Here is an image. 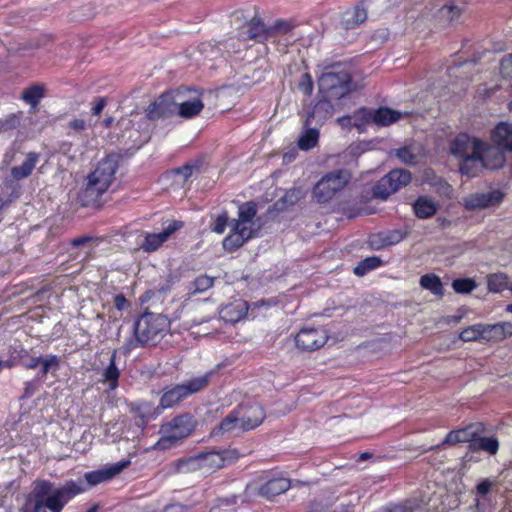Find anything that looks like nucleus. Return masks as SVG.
<instances>
[{"mask_svg":"<svg viewBox=\"0 0 512 512\" xmlns=\"http://www.w3.org/2000/svg\"><path fill=\"white\" fill-rule=\"evenodd\" d=\"M85 489L73 481L55 488L52 482L37 479L32 483V491L27 496L20 512H41L43 508H47L51 512H61L70 499Z\"/></svg>","mask_w":512,"mask_h":512,"instance_id":"nucleus-1","label":"nucleus"},{"mask_svg":"<svg viewBox=\"0 0 512 512\" xmlns=\"http://www.w3.org/2000/svg\"><path fill=\"white\" fill-rule=\"evenodd\" d=\"M117 169L116 156L108 155L100 160L86 176L85 183L78 193V203L83 207H100L101 198L114 182Z\"/></svg>","mask_w":512,"mask_h":512,"instance_id":"nucleus-2","label":"nucleus"},{"mask_svg":"<svg viewBox=\"0 0 512 512\" xmlns=\"http://www.w3.org/2000/svg\"><path fill=\"white\" fill-rule=\"evenodd\" d=\"M170 326L166 316L146 312L134 324L135 339L125 345L126 352L131 351L138 345L144 346L158 342L168 331Z\"/></svg>","mask_w":512,"mask_h":512,"instance_id":"nucleus-3","label":"nucleus"},{"mask_svg":"<svg viewBox=\"0 0 512 512\" xmlns=\"http://www.w3.org/2000/svg\"><path fill=\"white\" fill-rule=\"evenodd\" d=\"M195 429L193 417L188 414H181L160 427L161 437L154 445L157 450H166L181 442L188 437Z\"/></svg>","mask_w":512,"mask_h":512,"instance_id":"nucleus-4","label":"nucleus"},{"mask_svg":"<svg viewBox=\"0 0 512 512\" xmlns=\"http://www.w3.org/2000/svg\"><path fill=\"white\" fill-rule=\"evenodd\" d=\"M319 93L329 100H339L351 91V76L340 65L332 66L318 80Z\"/></svg>","mask_w":512,"mask_h":512,"instance_id":"nucleus-5","label":"nucleus"},{"mask_svg":"<svg viewBox=\"0 0 512 512\" xmlns=\"http://www.w3.org/2000/svg\"><path fill=\"white\" fill-rule=\"evenodd\" d=\"M484 143L466 133L457 135L450 143V152L453 156L462 160L460 171L462 174L474 177L475 173L468 170V165L480 157V150Z\"/></svg>","mask_w":512,"mask_h":512,"instance_id":"nucleus-6","label":"nucleus"},{"mask_svg":"<svg viewBox=\"0 0 512 512\" xmlns=\"http://www.w3.org/2000/svg\"><path fill=\"white\" fill-rule=\"evenodd\" d=\"M347 170H336L324 175L313 188V197L319 203L329 202L337 192L341 191L350 181Z\"/></svg>","mask_w":512,"mask_h":512,"instance_id":"nucleus-7","label":"nucleus"},{"mask_svg":"<svg viewBox=\"0 0 512 512\" xmlns=\"http://www.w3.org/2000/svg\"><path fill=\"white\" fill-rule=\"evenodd\" d=\"M411 182V173L404 169H394L381 178L373 188V196L386 200L391 194Z\"/></svg>","mask_w":512,"mask_h":512,"instance_id":"nucleus-8","label":"nucleus"},{"mask_svg":"<svg viewBox=\"0 0 512 512\" xmlns=\"http://www.w3.org/2000/svg\"><path fill=\"white\" fill-rule=\"evenodd\" d=\"M201 472L203 474H211L223 468L227 464H231L239 458V453L234 449L212 450L208 452L198 453Z\"/></svg>","mask_w":512,"mask_h":512,"instance_id":"nucleus-9","label":"nucleus"},{"mask_svg":"<svg viewBox=\"0 0 512 512\" xmlns=\"http://www.w3.org/2000/svg\"><path fill=\"white\" fill-rule=\"evenodd\" d=\"M179 97L180 95L174 96L173 93L170 92L162 94L147 107V118L154 121L176 114Z\"/></svg>","mask_w":512,"mask_h":512,"instance_id":"nucleus-10","label":"nucleus"},{"mask_svg":"<svg viewBox=\"0 0 512 512\" xmlns=\"http://www.w3.org/2000/svg\"><path fill=\"white\" fill-rule=\"evenodd\" d=\"M334 113L331 100L322 96L312 107L304 106L303 117L304 126L321 127Z\"/></svg>","mask_w":512,"mask_h":512,"instance_id":"nucleus-11","label":"nucleus"},{"mask_svg":"<svg viewBox=\"0 0 512 512\" xmlns=\"http://www.w3.org/2000/svg\"><path fill=\"white\" fill-rule=\"evenodd\" d=\"M327 339V333L322 328H303L296 335L295 342L302 350L314 351L321 348Z\"/></svg>","mask_w":512,"mask_h":512,"instance_id":"nucleus-12","label":"nucleus"},{"mask_svg":"<svg viewBox=\"0 0 512 512\" xmlns=\"http://www.w3.org/2000/svg\"><path fill=\"white\" fill-rule=\"evenodd\" d=\"M357 114L364 120H372L379 126H388L399 121L403 114L397 110H393L387 107H381L375 111H370L365 108L360 109ZM404 115H408L407 112Z\"/></svg>","mask_w":512,"mask_h":512,"instance_id":"nucleus-13","label":"nucleus"},{"mask_svg":"<svg viewBox=\"0 0 512 512\" xmlns=\"http://www.w3.org/2000/svg\"><path fill=\"white\" fill-rule=\"evenodd\" d=\"M503 199V194L499 190L488 192H476L464 198V206L468 210L483 209L499 204Z\"/></svg>","mask_w":512,"mask_h":512,"instance_id":"nucleus-14","label":"nucleus"},{"mask_svg":"<svg viewBox=\"0 0 512 512\" xmlns=\"http://www.w3.org/2000/svg\"><path fill=\"white\" fill-rule=\"evenodd\" d=\"M484 433V426L482 423H471L464 428L453 430L449 432L442 444L455 445L458 443L474 444L476 436Z\"/></svg>","mask_w":512,"mask_h":512,"instance_id":"nucleus-15","label":"nucleus"},{"mask_svg":"<svg viewBox=\"0 0 512 512\" xmlns=\"http://www.w3.org/2000/svg\"><path fill=\"white\" fill-rule=\"evenodd\" d=\"M181 226V222L173 220L170 221L160 233H146L141 248L145 252L157 250L175 231L181 228Z\"/></svg>","mask_w":512,"mask_h":512,"instance_id":"nucleus-16","label":"nucleus"},{"mask_svg":"<svg viewBox=\"0 0 512 512\" xmlns=\"http://www.w3.org/2000/svg\"><path fill=\"white\" fill-rule=\"evenodd\" d=\"M129 461H122L115 463L109 467H105L96 471H92L85 474V480L87 485L95 486L100 483L106 482L114 478L116 475L121 473L128 465Z\"/></svg>","mask_w":512,"mask_h":512,"instance_id":"nucleus-17","label":"nucleus"},{"mask_svg":"<svg viewBox=\"0 0 512 512\" xmlns=\"http://www.w3.org/2000/svg\"><path fill=\"white\" fill-rule=\"evenodd\" d=\"M245 431L241 426L240 410H234L229 413L218 426L213 428L211 434L213 436H224L226 434L238 433Z\"/></svg>","mask_w":512,"mask_h":512,"instance_id":"nucleus-18","label":"nucleus"},{"mask_svg":"<svg viewBox=\"0 0 512 512\" xmlns=\"http://www.w3.org/2000/svg\"><path fill=\"white\" fill-rule=\"evenodd\" d=\"M265 418V412L263 408L254 404L249 406L247 409L240 412L241 426L245 431L251 430L259 426Z\"/></svg>","mask_w":512,"mask_h":512,"instance_id":"nucleus-19","label":"nucleus"},{"mask_svg":"<svg viewBox=\"0 0 512 512\" xmlns=\"http://www.w3.org/2000/svg\"><path fill=\"white\" fill-rule=\"evenodd\" d=\"M244 38L263 43L269 39V29L261 18L253 17L248 23Z\"/></svg>","mask_w":512,"mask_h":512,"instance_id":"nucleus-20","label":"nucleus"},{"mask_svg":"<svg viewBox=\"0 0 512 512\" xmlns=\"http://www.w3.org/2000/svg\"><path fill=\"white\" fill-rule=\"evenodd\" d=\"M248 306L245 301H234L220 310V317L226 322L235 323L240 321L247 314Z\"/></svg>","mask_w":512,"mask_h":512,"instance_id":"nucleus-21","label":"nucleus"},{"mask_svg":"<svg viewBox=\"0 0 512 512\" xmlns=\"http://www.w3.org/2000/svg\"><path fill=\"white\" fill-rule=\"evenodd\" d=\"M477 159L481 160V166L488 169L501 168L505 162L504 154L499 150V148L495 147H489L486 149L483 147L480 150V157Z\"/></svg>","mask_w":512,"mask_h":512,"instance_id":"nucleus-22","label":"nucleus"},{"mask_svg":"<svg viewBox=\"0 0 512 512\" xmlns=\"http://www.w3.org/2000/svg\"><path fill=\"white\" fill-rule=\"evenodd\" d=\"M40 154L36 152H29L26 154L25 160L19 166H14L11 169V175L16 180L27 178L32 174L36 164L39 162Z\"/></svg>","mask_w":512,"mask_h":512,"instance_id":"nucleus-23","label":"nucleus"},{"mask_svg":"<svg viewBox=\"0 0 512 512\" xmlns=\"http://www.w3.org/2000/svg\"><path fill=\"white\" fill-rule=\"evenodd\" d=\"M201 471L199 455L179 459L169 466V473L189 474Z\"/></svg>","mask_w":512,"mask_h":512,"instance_id":"nucleus-24","label":"nucleus"},{"mask_svg":"<svg viewBox=\"0 0 512 512\" xmlns=\"http://www.w3.org/2000/svg\"><path fill=\"white\" fill-rule=\"evenodd\" d=\"M492 140L498 147L512 151V124L497 125L492 132Z\"/></svg>","mask_w":512,"mask_h":512,"instance_id":"nucleus-25","label":"nucleus"},{"mask_svg":"<svg viewBox=\"0 0 512 512\" xmlns=\"http://www.w3.org/2000/svg\"><path fill=\"white\" fill-rule=\"evenodd\" d=\"M367 19V11L360 6L345 11L341 20V26L345 30H350L358 27Z\"/></svg>","mask_w":512,"mask_h":512,"instance_id":"nucleus-26","label":"nucleus"},{"mask_svg":"<svg viewBox=\"0 0 512 512\" xmlns=\"http://www.w3.org/2000/svg\"><path fill=\"white\" fill-rule=\"evenodd\" d=\"M290 486L291 483L288 479L274 478L267 481L260 487L259 494L267 498H272L286 492Z\"/></svg>","mask_w":512,"mask_h":512,"instance_id":"nucleus-27","label":"nucleus"},{"mask_svg":"<svg viewBox=\"0 0 512 512\" xmlns=\"http://www.w3.org/2000/svg\"><path fill=\"white\" fill-rule=\"evenodd\" d=\"M187 397L188 395L183 385L179 384L164 390V393L160 399L159 406L163 409L171 408Z\"/></svg>","mask_w":512,"mask_h":512,"instance_id":"nucleus-28","label":"nucleus"},{"mask_svg":"<svg viewBox=\"0 0 512 512\" xmlns=\"http://www.w3.org/2000/svg\"><path fill=\"white\" fill-rule=\"evenodd\" d=\"M204 108L203 102L199 98L193 100H181L178 98L177 114L182 118H193L197 116Z\"/></svg>","mask_w":512,"mask_h":512,"instance_id":"nucleus-29","label":"nucleus"},{"mask_svg":"<svg viewBox=\"0 0 512 512\" xmlns=\"http://www.w3.org/2000/svg\"><path fill=\"white\" fill-rule=\"evenodd\" d=\"M413 210L418 218L425 219L434 216L438 206L428 197H419L413 204Z\"/></svg>","mask_w":512,"mask_h":512,"instance_id":"nucleus-30","label":"nucleus"},{"mask_svg":"<svg viewBox=\"0 0 512 512\" xmlns=\"http://www.w3.org/2000/svg\"><path fill=\"white\" fill-rule=\"evenodd\" d=\"M419 284L423 289L430 291L440 299L444 296V286L440 277L436 274L429 273L421 276Z\"/></svg>","mask_w":512,"mask_h":512,"instance_id":"nucleus-31","label":"nucleus"},{"mask_svg":"<svg viewBox=\"0 0 512 512\" xmlns=\"http://www.w3.org/2000/svg\"><path fill=\"white\" fill-rule=\"evenodd\" d=\"M394 155L405 165H416L420 156V147L417 145H406L394 151Z\"/></svg>","mask_w":512,"mask_h":512,"instance_id":"nucleus-32","label":"nucleus"},{"mask_svg":"<svg viewBox=\"0 0 512 512\" xmlns=\"http://www.w3.org/2000/svg\"><path fill=\"white\" fill-rule=\"evenodd\" d=\"M116 356H117V351L114 350L110 356L108 366L104 369V371L102 373L103 381L107 382L109 384V388L111 390H115L117 388L118 379L120 376V370L116 366Z\"/></svg>","mask_w":512,"mask_h":512,"instance_id":"nucleus-33","label":"nucleus"},{"mask_svg":"<svg viewBox=\"0 0 512 512\" xmlns=\"http://www.w3.org/2000/svg\"><path fill=\"white\" fill-rule=\"evenodd\" d=\"M215 374L213 370L205 373L202 376L194 377L182 383L188 396L203 390L208 386L212 376Z\"/></svg>","mask_w":512,"mask_h":512,"instance_id":"nucleus-34","label":"nucleus"},{"mask_svg":"<svg viewBox=\"0 0 512 512\" xmlns=\"http://www.w3.org/2000/svg\"><path fill=\"white\" fill-rule=\"evenodd\" d=\"M474 451H485L490 455H495L499 450V442L495 437L476 436L474 444H470Z\"/></svg>","mask_w":512,"mask_h":512,"instance_id":"nucleus-35","label":"nucleus"},{"mask_svg":"<svg viewBox=\"0 0 512 512\" xmlns=\"http://www.w3.org/2000/svg\"><path fill=\"white\" fill-rule=\"evenodd\" d=\"M305 132L298 140V147L301 150L308 151L315 147L319 140V130L317 126H304Z\"/></svg>","mask_w":512,"mask_h":512,"instance_id":"nucleus-36","label":"nucleus"},{"mask_svg":"<svg viewBox=\"0 0 512 512\" xmlns=\"http://www.w3.org/2000/svg\"><path fill=\"white\" fill-rule=\"evenodd\" d=\"M45 95V88L41 85H33L27 89H25L22 93V99L35 108L40 100Z\"/></svg>","mask_w":512,"mask_h":512,"instance_id":"nucleus-37","label":"nucleus"},{"mask_svg":"<svg viewBox=\"0 0 512 512\" xmlns=\"http://www.w3.org/2000/svg\"><path fill=\"white\" fill-rule=\"evenodd\" d=\"M294 27L295 24L292 20L277 19L272 25L268 26L269 38L288 34Z\"/></svg>","mask_w":512,"mask_h":512,"instance_id":"nucleus-38","label":"nucleus"},{"mask_svg":"<svg viewBox=\"0 0 512 512\" xmlns=\"http://www.w3.org/2000/svg\"><path fill=\"white\" fill-rule=\"evenodd\" d=\"M130 411L135 415L136 424L143 426L151 415V407L148 403L131 404Z\"/></svg>","mask_w":512,"mask_h":512,"instance_id":"nucleus-39","label":"nucleus"},{"mask_svg":"<svg viewBox=\"0 0 512 512\" xmlns=\"http://www.w3.org/2000/svg\"><path fill=\"white\" fill-rule=\"evenodd\" d=\"M487 284L490 292H502L508 284L507 276L504 273L491 274L488 276Z\"/></svg>","mask_w":512,"mask_h":512,"instance_id":"nucleus-40","label":"nucleus"},{"mask_svg":"<svg viewBox=\"0 0 512 512\" xmlns=\"http://www.w3.org/2000/svg\"><path fill=\"white\" fill-rule=\"evenodd\" d=\"M246 241L243 235L232 228L231 233L223 240V248L227 251H234L241 247Z\"/></svg>","mask_w":512,"mask_h":512,"instance_id":"nucleus-41","label":"nucleus"},{"mask_svg":"<svg viewBox=\"0 0 512 512\" xmlns=\"http://www.w3.org/2000/svg\"><path fill=\"white\" fill-rule=\"evenodd\" d=\"M214 278L201 275L190 283L189 291L192 294L203 293L213 286Z\"/></svg>","mask_w":512,"mask_h":512,"instance_id":"nucleus-42","label":"nucleus"},{"mask_svg":"<svg viewBox=\"0 0 512 512\" xmlns=\"http://www.w3.org/2000/svg\"><path fill=\"white\" fill-rule=\"evenodd\" d=\"M382 263L381 259L379 257L373 256V257H367L364 260H362L355 268L354 273L357 276H363L367 272H369L372 269L377 268Z\"/></svg>","mask_w":512,"mask_h":512,"instance_id":"nucleus-43","label":"nucleus"},{"mask_svg":"<svg viewBox=\"0 0 512 512\" xmlns=\"http://www.w3.org/2000/svg\"><path fill=\"white\" fill-rule=\"evenodd\" d=\"M257 214L256 204L254 202H246L239 206L238 218L236 220L244 222H254Z\"/></svg>","mask_w":512,"mask_h":512,"instance_id":"nucleus-44","label":"nucleus"},{"mask_svg":"<svg viewBox=\"0 0 512 512\" xmlns=\"http://www.w3.org/2000/svg\"><path fill=\"white\" fill-rule=\"evenodd\" d=\"M233 228L248 240L255 237L258 228L255 222L234 220Z\"/></svg>","mask_w":512,"mask_h":512,"instance_id":"nucleus-45","label":"nucleus"},{"mask_svg":"<svg viewBox=\"0 0 512 512\" xmlns=\"http://www.w3.org/2000/svg\"><path fill=\"white\" fill-rule=\"evenodd\" d=\"M303 198V192L299 188H292L288 190L283 197L276 203L282 206H293Z\"/></svg>","mask_w":512,"mask_h":512,"instance_id":"nucleus-46","label":"nucleus"},{"mask_svg":"<svg viewBox=\"0 0 512 512\" xmlns=\"http://www.w3.org/2000/svg\"><path fill=\"white\" fill-rule=\"evenodd\" d=\"M481 332L483 340L495 342L503 340V334H501L498 324H482Z\"/></svg>","mask_w":512,"mask_h":512,"instance_id":"nucleus-47","label":"nucleus"},{"mask_svg":"<svg viewBox=\"0 0 512 512\" xmlns=\"http://www.w3.org/2000/svg\"><path fill=\"white\" fill-rule=\"evenodd\" d=\"M481 328H482V324H475V325L469 326L460 332L459 338L465 342L476 341V340L482 339Z\"/></svg>","mask_w":512,"mask_h":512,"instance_id":"nucleus-48","label":"nucleus"},{"mask_svg":"<svg viewBox=\"0 0 512 512\" xmlns=\"http://www.w3.org/2000/svg\"><path fill=\"white\" fill-rule=\"evenodd\" d=\"M421 509L420 503L416 500H407L404 503L395 504L386 509V512H417Z\"/></svg>","mask_w":512,"mask_h":512,"instance_id":"nucleus-49","label":"nucleus"},{"mask_svg":"<svg viewBox=\"0 0 512 512\" xmlns=\"http://www.w3.org/2000/svg\"><path fill=\"white\" fill-rule=\"evenodd\" d=\"M452 287L456 293L467 294L476 288V283L472 279H455L452 282Z\"/></svg>","mask_w":512,"mask_h":512,"instance_id":"nucleus-50","label":"nucleus"},{"mask_svg":"<svg viewBox=\"0 0 512 512\" xmlns=\"http://www.w3.org/2000/svg\"><path fill=\"white\" fill-rule=\"evenodd\" d=\"M237 503V497L235 495L225 497V498H219L216 501V504L211 508V512H221V511H227L228 508H232Z\"/></svg>","mask_w":512,"mask_h":512,"instance_id":"nucleus-51","label":"nucleus"},{"mask_svg":"<svg viewBox=\"0 0 512 512\" xmlns=\"http://www.w3.org/2000/svg\"><path fill=\"white\" fill-rule=\"evenodd\" d=\"M40 364L42 365L41 375L45 376L52 368H58L59 359L56 355H49L41 358Z\"/></svg>","mask_w":512,"mask_h":512,"instance_id":"nucleus-52","label":"nucleus"},{"mask_svg":"<svg viewBox=\"0 0 512 512\" xmlns=\"http://www.w3.org/2000/svg\"><path fill=\"white\" fill-rule=\"evenodd\" d=\"M300 91L307 96H310L313 92V81L308 73H304L298 84Z\"/></svg>","mask_w":512,"mask_h":512,"instance_id":"nucleus-53","label":"nucleus"},{"mask_svg":"<svg viewBox=\"0 0 512 512\" xmlns=\"http://www.w3.org/2000/svg\"><path fill=\"white\" fill-rule=\"evenodd\" d=\"M441 13L444 17L448 18L450 21H453L460 16L461 10L456 5L449 4V5H445L441 9Z\"/></svg>","mask_w":512,"mask_h":512,"instance_id":"nucleus-54","label":"nucleus"},{"mask_svg":"<svg viewBox=\"0 0 512 512\" xmlns=\"http://www.w3.org/2000/svg\"><path fill=\"white\" fill-rule=\"evenodd\" d=\"M228 224V215L226 212L221 213L217 216L212 230L218 234H222Z\"/></svg>","mask_w":512,"mask_h":512,"instance_id":"nucleus-55","label":"nucleus"},{"mask_svg":"<svg viewBox=\"0 0 512 512\" xmlns=\"http://www.w3.org/2000/svg\"><path fill=\"white\" fill-rule=\"evenodd\" d=\"M500 71L505 77H512V54L505 56L500 63Z\"/></svg>","mask_w":512,"mask_h":512,"instance_id":"nucleus-56","label":"nucleus"},{"mask_svg":"<svg viewBox=\"0 0 512 512\" xmlns=\"http://www.w3.org/2000/svg\"><path fill=\"white\" fill-rule=\"evenodd\" d=\"M403 239V236L400 232L393 231L390 232L384 239L382 245H392L400 242Z\"/></svg>","mask_w":512,"mask_h":512,"instance_id":"nucleus-57","label":"nucleus"},{"mask_svg":"<svg viewBox=\"0 0 512 512\" xmlns=\"http://www.w3.org/2000/svg\"><path fill=\"white\" fill-rule=\"evenodd\" d=\"M68 128L77 133L82 132L86 128V121L83 119L75 118L68 123Z\"/></svg>","mask_w":512,"mask_h":512,"instance_id":"nucleus-58","label":"nucleus"},{"mask_svg":"<svg viewBox=\"0 0 512 512\" xmlns=\"http://www.w3.org/2000/svg\"><path fill=\"white\" fill-rule=\"evenodd\" d=\"M194 167L190 165H184L175 170V173L181 175L183 177V181H186L189 177L192 176Z\"/></svg>","mask_w":512,"mask_h":512,"instance_id":"nucleus-59","label":"nucleus"},{"mask_svg":"<svg viewBox=\"0 0 512 512\" xmlns=\"http://www.w3.org/2000/svg\"><path fill=\"white\" fill-rule=\"evenodd\" d=\"M500 329L501 334H503V340L506 337L512 336V323L510 322H502L497 323Z\"/></svg>","mask_w":512,"mask_h":512,"instance_id":"nucleus-60","label":"nucleus"},{"mask_svg":"<svg viewBox=\"0 0 512 512\" xmlns=\"http://www.w3.org/2000/svg\"><path fill=\"white\" fill-rule=\"evenodd\" d=\"M189 508L182 504L167 505L162 512H188Z\"/></svg>","mask_w":512,"mask_h":512,"instance_id":"nucleus-61","label":"nucleus"},{"mask_svg":"<svg viewBox=\"0 0 512 512\" xmlns=\"http://www.w3.org/2000/svg\"><path fill=\"white\" fill-rule=\"evenodd\" d=\"M491 486L492 484L490 481L484 480L477 485V491L481 495H486L490 491Z\"/></svg>","mask_w":512,"mask_h":512,"instance_id":"nucleus-62","label":"nucleus"},{"mask_svg":"<svg viewBox=\"0 0 512 512\" xmlns=\"http://www.w3.org/2000/svg\"><path fill=\"white\" fill-rule=\"evenodd\" d=\"M105 105H106L105 99L99 98L98 101L96 102V104L92 107V113L94 115H99L103 111Z\"/></svg>","mask_w":512,"mask_h":512,"instance_id":"nucleus-63","label":"nucleus"},{"mask_svg":"<svg viewBox=\"0 0 512 512\" xmlns=\"http://www.w3.org/2000/svg\"><path fill=\"white\" fill-rule=\"evenodd\" d=\"M128 302L123 295H117L115 297V306L118 310H122L127 306Z\"/></svg>","mask_w":512,"mask_h":512,"instance_id":"nucleus-64","label":"nucleus"}]
</instances>
